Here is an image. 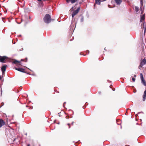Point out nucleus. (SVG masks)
I'll return each instance as SVG.
<instances>
[{
	"mask_svg": "<svg viewBox=\"0 0 146 146\" xmlns=\"http://www.w3.org/2000/svg\"><path fill=\"white\" fill-rule=\"evenodd\" d=\"M44 21L46 23H49L50 22L51 19L50 15L47 14L45 15L44 18Z\"/></svg>",
	"mask_w": 146,
	"mask_h": 146,
	"instance_id": "obj_1",
	"label": "nucleus"
},
{
	"mask_svg": "<svg viewBox=\"0 0 146 146\" xmlns=\"http://www.w3.org/2000/svg\"><path fill=\"white\" fill-rule=\"evenodd\" d=\"M80 9V8L78 7V8L76 10L74 11L73 12L72 14V18H73L74 16L77 14L78 13V12L79 11Z\"/></svg>",
	"mask_w": 146,
	"mask_h": 146,
	"instance_id": "obj_2",
	"label": "nucleus"
},
{
	"mask_svg": "<svg viewBox=\"0 0 146 146\" xmlns=\"http://www.w3.org/2000/svg\"><path fill=\"white\" fill-rule=\"evenodd\" d=\"M7 58L8 57L6 56H0V62H4V60L7 59Z\"/></svg>",
	"mask_w": 146,
	"mask_h": 146,
	"instance_id": "obj_3",
	"label": "nucleus"
},
{
	"mask_svg": "<svg viewBox=\"0 0 146 146\" xmlns=\"http://www.w3.org/2000/svg\"><path fill=\"white\" fill-rule=\"evenodd\" d=\"M7 66V65H4L3 66H2V67H1V70L3 74L5 73Z\"/></svg>",
	"mask_w": 146,
	"mask_h": 146,
	"instance_id": "obj_4",
	"label": "nucleus"
},
{
	"mask_svg": "<svg viewBox=\"0 0 146 146\" xmlns=\"http://www.w3.org/2000/svg\"><path fill=\"white\" fill-rule=\"evenodd\" d=\"M141 82L145 86H146V82L144 79L143 76L142 75V74H141Z\"/></svg>",
	"mask_w": 146,
	"mask_h": 146,
	"instance_id": "obj_5",
	"label": "nucleus"
},
{
	"mask_svg": "<svg viewBox=\"0 0 146 146\" xmlns=\"http://www.w3.org/2000/svg\"><path fill=\"white\" fill-rule=\"evenodd\" d=\"M146 64V60L144 58L143 60L141 61L140 63V66H143L144 65Z\"/></svg>",
	"mask_w": 146,
	"mask_h": 146,
	"instance_id": "obj_6",
	"label": "nucleus"
},
{
	"mask_svg": "<svg viewBox=\"0 0 146 146\" xmlns=\"http://www.w3.org/2000/svg\"><path fill=\"white\" fill-rule=\"evenodd\" d=\"M5 124V122L1 119H0V127H1Z\"/></svg>",
	"mask_w": 146,
	"mask_h": 146,
	"instance_id": "obj_7",
	"label": "nucleus"
},
{
	"mask_svg": "<svg viewBox=\"0 0 146 146\" xmlns=\"http://www.w3.org/2000/svg\"><path fill=\"white\" fill-rule=\"evenodd\" d=\"M15 69L18 70V71L21 72H23V73H25V71L24 69L21 68H15Z\"/></svg>",
	"mask_w": 146,
	"mask_h": 146,
	"instance_id": "obj_8",
	"label": "nucleus"
},
{
	"mask_svg": "<svg viewBox=\"0 0 146 146\" xmlns=\"http://www.w3.org/2000/svg\"><path fill=\"white\" fill-rule=\"evenodd\" d=\"M14 61L13 62V63L16 64L17 65H20V61H18L14 59L13 60Z\"/></svg>",
	"mask_w": 146,
	"mask_h": 146,
	"instance_id": "obj_9",
	"label": "nucleus"
},
{
	"mask_svg": "<svg viewBox=\"0 0 146 146\" xmlns=\"http://www.w3.org/2000/svg\"><path fill=\"white\" fill-rule=\"evenodd\" d=\"M116 3L117 5H119L122 2V0H114Z\"/></svg>",
	"mask_w": 146,
	"mask_h": 146,
	"instance_id": "obj_10",
	"label": "nucleus"
},
{
	"mask_svg": "<svg viewBox=\"0 0 146 146\" xmlns=\"http://www.w3.org/2000/svg\"><path fill=\"white\" fill-rule=\"evenodd\" d=\"M145 18V15H143L141 16V19L140 22H142L143 20H144Z\"/></svg>",
	"mask_w": 146,
	"mask_h": 146,
	"instance_id": "obj_11",
	"label": "nucleus"
},
{
	"mask_svg": "<svg viewBox=\"0 0 146 146\" xmlns=\"http://www.w3.org/2000/svg\"><path fill=\"white\" fill-rule=\"evenodd\" d=\"M146 98V90H145L144 93L143 95V101H145V100Z\"/></svg>",
	"mask_w": 146,
	"mask_h": 146,
	"instance_id": "obj_12",
	"label": "nucleus"
},
{
	"mask_svg": "<svg viewBox=\"0 0 146 146\" xmlns=\"http://www.w3.org/2000/svg\"><path fill=\"white\" fill-rule=\"evenodd\" d=\"M66 1L68 3L70 2L72 3H74L76 2V0H66Z\"/></svg>",
	"mask_w": 146,
	"mask_h": 146,
	"instance_id": "obj_13",
	"label": "nucleus"
},
{
	"mask_svg": "<svg viewBox=\"0 0 146 146\" xmlns=\"http://www.w3.org/2000/svg\"><path fill=\"white\" fill-rule=\"evenodd\" d=\"M96 4L100 5L101 3L100 0H95Z\"/></svg>",
	"mask_w": 146,
	"mask_h": 146,
	"instance_id": "obj_14",
	"label": "nucleus"
},
{
	"mask_svg": "<svg viewBox=\"0 0 146 146\" xmlns=\"http://www.w3.org/2000/svg\"><path fill=\"white\" fill-rule=\"evenodd\" d=\"M81 17L80 19V22H82L84 21V17L82 15H81Z\"/></svg>",
	"mask_w": 146,
	"mask_h": 146,
	"instance_id": "obj_15",
	"label": "nucleus"
},
{
	"mask_svg": "<svg viewBox=\"0 0 146 146\" xmlns=\"http://www.w3.org/2000/svg\"><path fill=\"white\" fill-rule=\"evenodd\" d=\"M135 10L136 12H138L139 11V7H135Z\"/></svg>",
	"mask_w": 146,
	"mask_h": 146,
	"instance_id": "obj_16",
	"label": "nucleus"
},
{
	"mask_svg": "<svg viewBox=\"0 0 146 146\" xmlns=\"http://www.w3.org/2000/svg\"><path fill=\"white\" fill-rule=\"evenodd\" d=\"M131 78L132 80H133V82H134L135 80V79L134 78H133V77H131Z\"/></svg>",
	"mask_w": 146,
	"mask_h": 146,
	"instance_id": "obj_17",
	"label": "nucleus"
},
{
	"mask_svg": "<svg viewBox=\"0 0 146 146\" xmlns=\"http://www.w3.org/2000/svg\"><path fill=\"white\" fill-rule=\"evenodd\" d=\"M142 66H140V65H139V68L140 69H141V68H142Z\"/></svg>",
	"mask_w": 146,
	"mask_h": 146,
	"instance_id": "obj_18",
	"label": "nucleus"
},
{
	"mask_svg": "<svg viewBox=\"0 0 146 146\" xmlns=\"http://www.w3.org/2000/svg\"><path fill=\"white\" fill-rule=\"evenodd\" d=\"M146 28H145V30H144V34H145V31H146Z\"/></svg>",
	"mask_w": 146,
	"mask_h": 146,
	"instance_id": "obj_19",
	"label": "nucleus"
},
{
	"mask_svg": "<svg viewBox=\"0 0 146 146\" xmlns=\"http://www.w3.org/2000/svg\"><path fill=\"white\" fill-rule=\"evenodd\" d=\"M16 138H14V140H13V141H15V140H16Z\"/></svg>",
	"mask_w": 146,
	"mask_h": 146,
	"instance_id": "obj_20",
	"label": "nucleus"
},
{
	"mask_svg": "<svg viewBox=\"0 0 146 146\" xmlns=\"http://www.w3.org/2000/svg\"><path fill=\"white\" fill-rule=\"evenodd\" d=\"M87 52H88V54H89V50H87Z\"/></svg>",
	"mask_w": 146,
	"mask_h": 146,
	"instance_id": "obj_21",
	"label": "nucleus"
},
{
	"mask_svg": "<svg viewBox=\"0 0 146 146\" xmlns=\"http://www.w3.org/2000/svg\"><path fill=\"white\" fill-rule=\"evenodd\" d=\"M141 5H142L143 3H142V1H141Z\"/></svg>",
	"mask_w": 146,
	"mask_h": 146,
	"instance_id": "obj_22",
	"label": "nucleus"
},
{
	"mask_svg": "<svg viewBox=\"0 0 146 146\" xmlns=\"http://www.w3.org/2000/svg\"><path fill=\"white\" fill-rule=\"evenodd\" d=\"M32 108H33V107H30V108H29V109H32Z\"/></svg>",
	"mask_w": 146,
	"mask_h": 146,
	"instance_id": "obj_23",
	"label": "nucleus"
},
{
	"mask_svg": "<svg viewBox=\"0 0 146 146\" xmlns=\"http://www.w3.org/2000/svg\"><path fill=\"white\" fill-rule=\"evenodd\" d=\"M38 1H41L42 0H37Z\"/></svg>",
	"mask_w": 146,
	"mask_h": 146,
	"instance_id": "obj_24",
	"label": "nucleus"
},
{
	"mask_svg": "<svg viewBox=\"0 0 146 146\" xmlns=\"http://www.w3.org/2000/svg\"><path fill=\"white\" fill-rule=\"evenodd\" d=\"M73 123H74V122H72V125H73Z\"/></svg>",
	"mask_w": 146,
	"mask_h": 146,
	"instance_id": "obj_25",
	"label": "nucleus"
},
{
	"mask_svg": "<svg viewBox=\"0 0 146 146\" xmlns=\"http://www.w3.org/2000/svg\"><path fill=\"white\" fill-rule=\"evenodd\" d=\"M136 75H134V76L135 77H136Z\"/></svg>",
	"mask_w": 146,
	"mask_h": 146,
	"instance_id": "obj_26",
	"label": "nucleus"
},
{
	"mask_svg": "<svg viewBox=\"0 0 146 146\" xmlns=\"http://www.w3.org/2000/svg\"><path fill=\"white\" fill-rule=\"evenodd\" d=\"M1 93H2V89L1 88Z\"/></svg>",
	"mask_w": 146,
	"mask_h": 146,
	"instance_id": "obj_27",
	"label": "nucleus"
},
{
	"mask_svg": "<svg viewBox=\"0 0 146 146\" xmlns=\"http://www.w3.org/2000/svg\"><path fill=\"white\" fill-rule=\"evenodd\" d=\"M27 146H30V145L29 144H28L27 145Z\"/></svg>",
	"mask_w": 146,
	"mask_h": 146,
	"instance_id": "obj_28",
	"label": "nucleus"
},
{
	"mask_svg": "<svg viewBox=\"0 0 146 146\" xmlns=\"http://www.w3.org/2000/svg\"><path fill=\"white\" fill-rule=\"evenodd\" d=\"M140 9H141V10H142V8H140Z\"/></svg>",
	"mask_w": 146,
	"mask_h": 146,
	"instance_id": "obj_29",
	"label": "nucleus"
},
{
	"mask_svg": "<svg viewBox=\"0 0 146 146\" xmlns=\"http://www.w3.org/2000/svg\"><path fill=\"white\" fill-rule=\"evenodd\" d=\"M103 0V1H106V0Z\"/></svg>",
	"mask_w": 146,
	"mask_h": 146,
	"instance_id": "obj_30",
	"label": "nucleus"
},
{
	"mask_svg": "<svg viewBox=\"0 0 146 146\" xmlns=\"http://www.w3.org/2000/svg\"><path fill=\"white\" fill-rule=\"evenodd\" d=\"M23 60H22V59H21V61H23Z\"/></svg>",
	"mask_w": 146,
	"mask_h": 146,
	"instance_id": "obj_31",
	"label": "nucleus"
},
{
	"mask_svg": "<svg viewBox=\"0 0 146 146\" xmlns=\"http://www.w3.org/2000/svg\"><path fill=\"white\" fill-rule=\"evenodd\" d=\"M99 94H100V93H100V92H99Z\"/></svg>",
	"mask_w": 146,
	"mask_h": 146,
	"instance_id": "obj_32",
	"label": "nucleus"
},
{
	"mask_svg": "<svg viewBox=\"0 0 146 146\" xmlns=\"http://www.w3.org/2000/svg\"><path fill=\"white\" fill-rule=\"evenodd\" d=\"M59 116H60V115H59Z\"/></svg>",
	"mask_w": 146,
	"mask_h": 146,
	"instance_id": "obj_33",
	"label": "nucleus"
},
{
	"mask_svg": "<svg viewBox=\"0 0 146 146\" xmlns=\"http://www.w3.org/2000/svg\"><path fill=\"white\" fill-rule=\"evenodd\" d=\"M68 125H70V124H69V123H68Z\"/></svg>",
	"mask_w": 146,
	"mask_h": 146,
	"instance_id": "obj_34",
	"label": "nucleus"
},
{
	"mask_svg": "<svg viewBox=\"0 0 146 146\" xmlns=\"http://www.w3.org/2000/svg\"><path fill=\"white\" fill-rule=\"evenodd\" d=\"M70 126H69V128H70Z\"/></svg>",
	"mask_w": 146,
	"mask_h": 146,
	"instance_id": "obj_35",
	"label": "nucleus"
},
{
	"mask_svg": "<svg viewBox=\"0 0 146 146\" xmlns=\"http://www.w3.org/2000/svg\"><path fill=\"white\" fill-rule=\"evenodd\" d=\"M126 146H129L127 145H126Z\"/></svg>",
	"mask_w": 146,
	"mask_h": 146,
	"instance_id": "obj_36",
	"label": "nucleus"
},
{
	"mask_svg": "<svg viewBox=\"0 0 146 146\" xmlns=\"http://www.w3.org/2000/svg\"><path fill=\"white\" fill-rule=\"evenodd\" d=\"M1 106H0V108H1Z\"/></svg>",
	"mask_w": 146,
	"mask_h": 146,
	"instance_id": "obj_37",
	"label": "nucleus"
}]
</instances>
